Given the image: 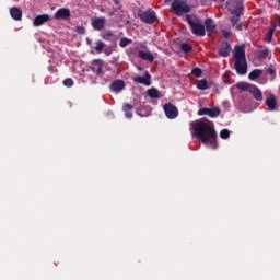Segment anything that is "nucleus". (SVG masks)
I'll return each mask as SVG.
<instances>
[{
	"label": "nucleus",
	"mask_w": 280,
	"mask_h": 280,
	"mask_svg": "<svg viewBox=\"0 0 280 280\" xmlns=\"http://www.w3.org/2000/svg\"><path fill=\"white\" fill-rule=\"evenodd\" d=\"M191 126L192 135L196 139H199L205 145H210L213 150L218 148V131H215V124L213 121L203 118L196 120Z\"/></svg>",
	"instance_id": "nucleus-1"
},
{
	"label": "nucleus",
	"mask_w": 280,
	"mask_h": 280,
	"mask_svg": "<svg viewBox=\"0 0 280 280\" xmlns=\"http://www.w3.org/2000/svg\"><path fill=\"white\" fill-rule=\"evenodd\" d=\"M234 69L237 75H246V73H248V62L246 61V50L244 46H237L235 48Z\"/></svg>",
	"instance_id": "nucleus-2"
},
{
	"label": "nucleus",
	"mask_w": 280,
	"mask_h": 280,
	"mask_svg": "<svg viewBox=\"0 0 280 280\" xmlns=\"http://www.w3.org/2000/svg\"><path fill=\"white\" fill-rule=\"evenodd\" d=\"M186 21L195 36H205V26L200 24L199 20L194 21L191 15H186Z\"/></svg>",
	"instance_id": "nucleus-3"
},
{
	"label": "nucleus",
	"mask_w": 280,
	"mask_h": 280,
	"mask_svg": "<svg viewBox=\"0 0 280 280\" xmlns=\"http://www.w3.org/2000/svg\"><path fill=\"white\" fill-rule=\"evenodd\" d=\"M171 8L176 16H182L183 14H188V12H191V8H189V5L182 0H174Z\"/></svg>",
	"instance_id": "nucleus-4"
},
{
	"label": "nucleus",
	"mask_w": 280,
	"mask_h": 280,
	"mask_svg": "<svg viewBox=\"0 0 280 280\" xmlns=\"http://www.w3.org/2000/svg\"><path fill=\"white\" fill-rule=\"evenodd\" d=\"M138 16L142 23H145L147 25H152L156 22V12L152 9L147 11H139Z\"/></svg>",
	"instance_id": "nucleus-5"
},
{
	"label": "nucleus",
	"mask_w": 280,
	"mask_h": 280,
	"mask_svg": "<svg viewBox=\"0 0 280 280\" xmlns=\"http://www.w3.org/2000/svg\"><path fill=\"white\" fill-rule=\"evenodd\" d=\"M163 108L167 119H176V117H178V107H176V105L167 103Z\"/></svg>",
	"instance_id": "nucleus-6"
},
{
	"label": "nucleus",
	"mask_w": 280,
	"mask_h": 280,
	"mask_svg": "<svg viewBox=\"0 0 280 280\" xmlns=\"http://www.w3.org/2000/svg\"><path fill=\"white\" fill-rule=\"evenodd\" d=\"M198 115H208V117H211L212 119H215V117H220V107H214V108H208L203 107L198 110Z\"/></svg>",
	"instance_id": "nucleus-7"
},
{
	"label": "nucleus",
	"mask_w": 280,
	"mask_h": 280,
	"mask_svg": "<svg viewBox=\"0 0 280 280\" xmlns=\"http://www.w3.org/2000/svg\"><path fill=\"white\" fill-rule=\"evenodd\" d=\"M132 80L136 84H143L144 86H150L152 84V75L148 71H145L144 77H133Z\"/></svg>",
	"instance_id": "nucleus-8"
},
{
	"label": "nucleus",
	"mask_w": 280,
	"mask_h": 280,
	"mask_svg": "<svg viewBox=\"0 0 280 280\" xmlns=\"http://www.w3.org/2000/svg\"><path fill=\"white\" fill-rule=\"evenodd\" d=\"M71 18V10L67 9V8H61L59 9L55 14H54V19L56 21H67L68 19Z\"/></svg>",
	"instance_id": "nucleus-9"
},
{
	"label": "nucleus",
	"mask_w": 280,
	"mask_h": 280,
	"mask_svg": "<svg viewBox=\"0 0 280 280\" xmlns=\"http://www.w3.org/2000/svg\"><path fill=\"white\" fill-rule=\"evenodd\" d=\"M231 44L229 42H225L221 44L218 54L221 58H229V56H231Z\"/></svg>",
	"instance_id": "nucleus-10"
},
{
	"label": "nucleus",
	"mask_w": 280,
	"mask_h": 280,
	"mask_svg": "<svg viewBox=\"0 0 280 280\" xmlns=\"http://www.w3.org/2000/svg\"><path fill=\"white\" fill-rule=\"evenodd\" d=\"M124 89H126V82L121 79L115 80L110 84V91H113V93H121Z\"/></svg>",
	"instance_id": "nucleus-11"
},
{
	"label": "nucleus",
	"mask_w": 280,
	"mask_h": 280,
	"mask_svg": "<svg viewBox=\"0 0 280 280\" xmlns=\"http://www.w3.org/2000/svg\"><path fill=\"white\" fill-rule=\"evenodd\" d=\"M92 27L96 32H102L106 27V18H96L92 21Z\"/></svg>",
	"instance_id": "nucleus-12"
},
{
	"label": "nucleus",
	"mask_w": 280,
	"mask_h": 280,
	"mask_svg": "<svg viewBox=\"0 0 280 280\" xmlns=\"http://www.w3.org/2000/svg\"><path fill=\"white\" fill-rule=\"evenodd\" d=\"M51 18L49 14L37 15L33 21V25L34 27H40V25H45V23L49 22Z\"/></svg>",
	"instance_id": "nucleus-13"
},
{
	"label": "nucleus",
	"mask_w": 280,
	"mask_h": 280,
	"mask_svg": "<svg viewBox=\"0 0 280 280\" xmlns=\"http://www.w3.org/2000/svg\"><path fill=\"white\" fill-rule=\"evenodd\" d=\"M249 93L257 102H261V100H264V94L261 93V90L257 88V85H252L249 89Z\"/></svg>",
	"instance_id": "nucleus-14"
},
{
	"label": "nucleus",
	"mask_w": 280,
	"mask_h": 280,
	"mask_svg": "<svg viewBox=\"0 0 280 280\" xmlns=\"http://www.w3.org/2000/svg\"><path fill=\"white\" fill-rule=\"evenodd\" d=\"M91 70L93 71V73H96V75H102L104 71V65L102 63V60H94Z\"/></svg>",
	"instance_id": "nucleus-15"
},
{
	"label": "nucleus",
	"mask_w": 280,
	"mask_h": 280,
	"mask_svg": "<svg viewBox=\"0 0 280 280\" xmlns=\"http://www.w3.org/2000/svg\"><path fill=\"white\" fill-rule=\"evenodd\" d=\"M10 15L14 21H21L23 19V11L18 7H13L10 9Z\"/></svg>",
	"instance_id": "nucleus-16"
},
{
	"label": "nucleus",
	"mask_w": 280,
	"mask_h": 280,
	"mask_svg": "<svg viewBox=\"0 0 280 280\" xmlns=\"http://www.w3.org/2000/svg\"><path fill=\"white\" fill-rule=\"evenodd\" d=\"M265 104L269 110H277V98H275V95H269V97L266 98Z\"/></svg>",
	"instance_id": "nucleus-17"
},
{
	"label": "nucleus",
	"mask_w": 280,
	"mask_h": 280,
	"mask_svg": "<svg viewBox=\"0 0 280 280\" xmlns=\"http://www.w3.org/2000/svg\"><path fill=\"white\" fill-rule=\"evenodd\" d=\"M138 57L141 58V60H148L149 62H154V55L150 51L140 50L138 52Z\"/></svg>",
	"instance_id": "nucleus-18"
},
{
	"label": "nucleus",
	"mask_w": 280,
	"mask_h": 280,
	"mask_svg": "<svg viewBox=\"0 0 280 280\" xmlns=\"http://www.w3.org/2000/svg\"><path fill=\"white\" fill-rule=\"evenodd\" d=\"M135 109V106H132L130 103H125L122 105V110L125 113V117L127 119H132V110Z\"/></svg>",
	"instance_id": "nucleus-19"
},
{
	"label": "nucleus",
	"mask_w": 280,
	"mask_h": 280,
	"mask_svg": "<svg viewBox=\"0 0 280 280\" xmlns=\"http://www.w3.org/2000/svg\"><path fill=\"white\" fill-rule=\"evenodd\" d=\"M102 38L103 40H107L108 43H115V40H117V35H115V33H113L112 31H105L102 34Z\"/></svg>",
	"instance_id": "nucleus-20"
},
{
	"label": "nucleus",
	"mask_w": 280,
	"mask_h": 280,
	"mask_svg": "<svg viewBox=\"0 0 280 280\" xmlns=\"http://www.w3.org/2000/svg\"><path fill=\"white\" fill-rule=\"evenodd\" d=\"M147 95L151 100H161V92H159V89L156 88H151L147 90Z\"/></svg>",
	"instance_id": "nucleus-21"
},
{
	"label": "nucleus",
	"mask_w": 280,
	"mask_h": 280,
	"mask_svg": "<svg viewBox=\"0 0 280 280\" xmlns=\"http://www.w3.org/2000/svg\"><path fill=\"white\" fill-rule=\"evenodd\" d=\"M206 30L208 32V35L211 36L215 32V24L213 23L212 19H207L205 21Z\"/></svg>",
	"instance_id": "nucleus-22"
},
{
	"label": "nucleus",
	"mask_w": 280,
	"mask_h": 280,
	"mask_svg": "<svg viewBox=\"0 0 280 280\" xmlns=\"http://www.w3.org/2000/svg\"><path fill=\"white\" fill-rule=\"evenodd\" d=\"M210 88H211V84H209V82L206 79H202L197 83V89L199 91H207V89H210Z\"/></svg>",
	"instance_id": "nucleus-23"
},
{
	"label": "nucleus",
	"mask_w": 280,
	"mask_h": 280,
	"mask_svg": "<svg viewBox=\"0 0 280 280\" xmlns=\"http://www.w3.org/2000/svg\"><path fill=\"white\" fill-rule=\"evenodd\" d=\"M231 24H232V27H235L238 32H242V22H240V18L237 16H232L231 18Z\"/></svg>",
	"instance_id": "nucleus-24"
},
{
	"label": "nucleus",
	"mask_w": 280,
	"mask_h": 280,
	"mask_svg": "<svg viewBox=\"0 0 280 280\" xmlns=\"http://www.w3.org/2000/svg\"><path fill=\"white\" fill-rule=\"evenodd\" d=\"M261 73H264L262 70L254 69L252 72H249L248 79L255 81L257 78H261Z\"/></svg>",
	"instance_id": "nucleus-25"
},
{
	"label": "nucleus",
	"mask_w": 280,
	"mask_h": 280,
	"mask_svg": "<svg viewBox=\"0 0 280 280\" xmlns=\"http://www.w3.org/2000/svg\"><path fill=\"white\" fill-rule=\"evenodd\" d=\"M128 45H132V39H130L128 37H122L119 42V47H121L122 49H126V47H128Z\"/></svg>",
	"instance_id": "nucleus-26"
},
{
	"label": "nucleus",
	"mask_w": 280,
	"mask_h": 280,
	"mask_svg": "<svg viewBox=\"0 0 280 280\" xmlns=\"http://www.w3.org/2000/svg\"><path fill=\"white\" fill-rule=\"evenodd\" d=\"M237 89H240V91H250V88L253 86V84L250 83H246V82H240L236 84Z\"/></svg>",
	"instance_id": "nucleus-27"
},
{
	"label": "nucleus",
	"mask_w": 280,
	"mask_h": 280,
	"mask_svg": "<svg viewBox=\"0 0 280 280\" xmlns=\"http://www.w3.org/2000/svg\"><path fill=\"white\" fill-rule=\"evenodd\" d=\"M104 47H106V44L102 40H97L94 49L96 54H102L104 51Z\"/></svg>",
	"instance_id": "nucleus-28"
},
{
	"label": "nucleus",
	"mask_w": 280,
	"mask_h": 280,
	"mask_svg": "<svg viewBox=\"0 0 280 280\" xmlns=\"http://www.w3.org/2000/svg\"><path fill=\"white\" fill-rule=\"evenodd\" d=\"M266 73H267V75H270L271 81L277 78V69H275V67H272V66L267 68Z\"/></svg>",
	"instance_id": "nucleus-29"
},
{
	"label": "nucleus",
	"mask_w": 280,
	"mask_h": 280,
	"mask_svg": "<svg viewBox=\"0 0 280 280\" xmlns=\"http://www.w3.org/2000/svg\"><path fill=\"white\" fill-rule=\"evenodd\" d=\"M180 49L182 51H184V54H189V51H191V49H194V47H191L189 44L187 43H183L180 45Z\"/></svg>",
	"instance_id": "nucleus-30"
},
{
	"label": "nucleus",
	"mask_w": 280,
	"mask_h": 280,
	"mask_svg": "<svg viewBox=\"0 0 280 280\" xmlns=\"http://www.w3.org/2000/svg\"><path fill=\"white\" fill-rule=\"evenodd\" d=\"M275 35V30L270 28L268 31V33L266 34L265 40H267V43H272V36Z\"/></svg>",
	"instance_id": "nucleus-31"
},
{
	"label": "nucleus",
	"mask_w": 280,
	"mask_h": 280,
	"mask_svg": "<svg viewBox=\"0 0 280 280\" xmlns=\"http://www.w3.org/2000/svg\"><path fill=\"white\" fill-rule=\"evenodd\" d=\"M220 137L221 139H229V137H231V131H229V129H222L220 131Z\"/></svg>",
	"instance_id": "nucleus-32"
},
{
	"label": "nucleus",
	"mask_w": 280,
	"mask_h": 280,
	"mask_svg": "<svg viewBox=\"0 0 280 280\" xmlns=\"http://www.w3.org/2000/svg\"><path fill=\"white\" fill-rule=\"evenodd\" d=\"M270 54V50H268L267 48H265L264 50L259 51V58H261L262 60H266V58H268V55Z\"/></svg>",
	"instance_id": "nucleus-33"
},
{
	"label": "nucleus",
	"mask_w": 280,
	"mask_h": 280,
	"mask_svg": "<svg viewBox=\"0 0 280 280\" xmlns=\"http://www.w3.org/2000/svg\"><path fill=\"white\" fill-rule=\"evenodd\" d=\"M74 82L73 79L68 78L66 80H63V86H67L68 89H71V86H73Z\"/></svg>",
	"instance_id": "nucleus-34"
},
{
	"label": "nucleus",
	"mask_w": 280,
	"mask_h": 280,
	"mask_svg": "<svg viewBox=\"0 0 280 280\" xmlns=\"http://www.w3.org/2000/svg\"><path fill=\"white\" fill-rule=\"evenodd\" d=\"M191 73H192V75H195L196 78H200V75H202V69H200V68H194V69L191 70Z\"/></svg>",
	"instance_id": "nucleus-35"
},
{
	"label": "nucleus",
	"mask_w": 280,
	"mask_h": 280,
	"mask_svg": "<svg viewBox=\"0 0 280 280\" xmlns=\"http://www.w3.org/2000/svg\"><path fill=\"white\" fill-rule=\"evenodd\" d=\"M231 14H233L234 16H237L240 19V16H242V8L233 10L231 12Z\"/></svg>",
	"instance_id": "nucleus-36"
},
{
	"label": "nucleus",
	"mask_w": 280,
	"mask_h": 280,
	"mask_svg": "<svg viewBox=\"0 0 280 280\" xmlns=\"http://www.w3.org/2000/svg\"><path fill=\"white\" fill-rule=\"evenodd\" d=\"M75 33L77 34H85L86 33V28H84V26H77L75 27Z\"/></svg>",
	"instance_id": "nucleus-37"
},
{
	"label": "nucleus",
	"mask_w": 280,
	"mask_h": 280,
	"mask_svg": "<svg viewBox=\"0 0 280 280\" xmlns=\"http://www.w3.org/2000/svg\"><path fill=\"white\" fill-rule=\"evenodd\" d=\"M104 54H106V56H110L113 54V50L106 48L104 49Z\"/></svg>",
	"instance_id": "nucleus-38"
},
{
	"label": "nucleus",
	"mask_w": 280,
	"mask_h": 280,
	"mask_svg": "<svg viewBox=\"0 0 280 280\" xmlns=\"http://www.w3.org/2000/svg\"><path fill=\"white\" fill-rule=\"evenodd\" d=\"M223 36H225V38H229V36H231V33L223 32Z\"/></svg>",
	"instance_id": "nucleus-39"
},
{
	"label": "nucleus",
	"mask_w": 280,
	"mask_h": 280,
	"mask_svg": "<svg viewBox=\"0 0 280 280\" xmlns=\"http://www.w3.org/2000/svg\"><path fill=\"white\" fill-rule=\"evenodd\" d=\"M278 26L280 27V15L278 16Z\"/></svg>",
	"instance_id": "nucleus-40"
},
{
	"label": "nucleus",
	"mask_w": 280,
	"mask_h": 280,
	"mask_svg": "<svg viewBox=\"0 0 280 280\" xmlns=\"http://www.w3.org/2000/svg\"><path fill=\"white\" fill-rule=\"evenodd\" d=\"M86 40H88V45H91V39L86 38Z\"/></svg>",
	"instance_id": "nucleus-41"
},
{
	"label": "nucleus",
	"mask_w": 280,
	"mask_h": 280,
	"mask_svg": "<svg viewBox=\"0 0 280 280\" xmlns=\"http://www.w3.org/2000/svg\"><path fill=\"white\" fill-rule=\"evenodd\" d=\"M166 2H170V1H172V0H165Z\"/></svg>",
	"instance_id": "nucleus-42"
},
{
	"label": "nucleus",
	"mask_w": 280,
	"mask_h": 280,
	"mask_svg": "<svg viewBox=\"0 0 280 280\" xmlns=\"http://www.w3.org/2000/svg\"><path fill=\"white\" fill-rule=\"evenodd\" d=\"M277 1H278L279 5H280V0H277Z\"/></svg>",
	"instance_id": "nucleus-43"
},
{
	"label": "nucleus",
	"mask_w": 280,
	"mask_h": 280,
	"mask_svg": "<svg viewBox=\"0 0 280 280\" xmlns=\"http://www.w3.org/2000/svg\"><path fill=\"white\" fill-rule=\"evenodd\" d=\"M212 1H218V0H212Z\"/></svg>",
	"instance_id": "nucleus-44"
}]
</instances>
